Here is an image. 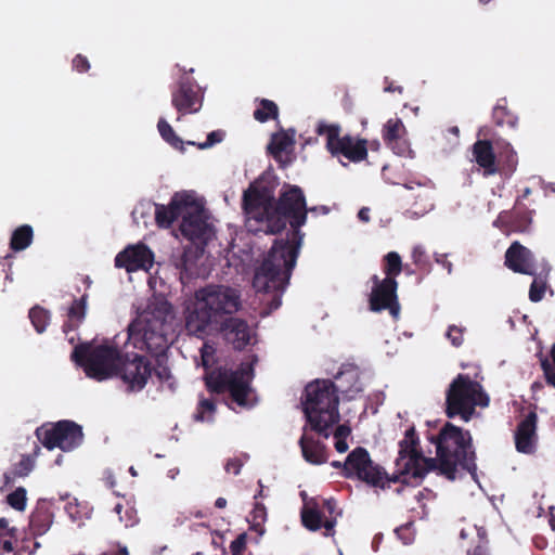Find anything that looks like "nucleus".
I'll return each mask as SVG.
<instances>
[{
	"instance_id": "obj_1",
	"label": "nucleus",
	"mask_w": 555,
	"mask_h": 555,
	"mask_svg": "<svg viewBox=\"0 0 555 555\" xmlns=\"http://www.w3.org/2000/svg\"><path fill=\"white\" fill-rule=\"evenodd\" d=\"M242 209L245 225L251 233L275 235L286 229L287 222L291 225L288 237L274 241L253 279L257 292L275 293L270 308L278 309L305 236L300 230L307 222L308 214L305 193L298 185L284 184L275 199L272 186L262 181L253 182L243 193Z\"/></svg>"
},
{
	"instance_id": "obj_2",
	"label": "nucleus",
	"mask_w": 555,
	"mask_h": 555,
	"mask_svg": "<svg viewBox=\"0 0 555 555\" xmlns=\"http://www.w3.org/2000/svg\"><path fill=\"white\" fill-rule=\"evenodd\" d=\"M338 386L330 379H317L305 388L304 412L311 429L328 438V429L339 422L338 391L353 398L363 390L359 369L349 365L336 375Z\"/></svg>"
},
{
	"instance_id": "obj_3",
	"label": "nucleus",
	"mask_w": 555,
	"mask_h": 555,
	"mask_svg": "<svg viewBox=\"0 0 555 555\" xmlns=\"http://www.w3.org/2000/svg\"><path fill=\"white\" fill-rule=\"evenodd\" d=\"M241 306V294L233 287L221 284L201 287L185 307V331L191 336L204 339L218 330L228 317L236 313Z\"/></svg>"
},
{
	"instance_id": "obj_4",
	"label": "nucleus",
	"mask_w": 555,
	"mask_h": 555,
	"mask_svg": "<svg viewBox=\"0 0 555 555\" xmlns=\"http://www.w3.org/2000/svg\"><path fill=\"white\" fill-rule=\"evenodd\" d=\"M436 446V466L439 475L448 480H455L461 472L476 475V452L473 446V438L468 430L447 422L437 436L430 438Z\"/></svg>"
},
{
	"instance_id": "obj_5",
	"label": "nucleus",
	"mask_w": 555,
	"mask_h": 555,
	"mask_svg": "<svg viewBox=\"0 0 555 555\" xmlns=\"http://www.w3.org/2000/svg\"><path fill=\"white\" fill-rule=\"evenodd\" d=\"M122 353L115 345H77L70 359L83 369L86 375L98 382L116 377Z\"/></svg>"
},
{
	"instance_id": "obj_6",
	"label": "nucleus",
	"mask_w": 555,
	"mask_h": 555,
	"mask_svg": "<svg viewBox=\"0 0 555 555\" xmlns=\"http://www.w3.org/2000/svg\"><path fill=\"white\" fill-rule=\"evenodd\" d=\"M344 477L358 479L380 490L389 489L391 483L408 485V479L397 468L393 474L389 475L382 465L371 459L369 451L363 447L354 448L347 455L344 462Z\"/></svg>"
},
{
	"instance_id": "obj_7",
	"label": "nucleus",
	"mask_w": 555,
	"mask_h": 555,
	"mask_svg": "<svg viewBox=\"0 0 555 555\" xmlns=\"http://www.w3.org/2000/svg\"><path fill=\"white\" fill-rule=\"evenodd\" d=\"M489 396L482 386L467 374H459L450 384L446 396V414L453 418L460 416L469 422L476 406H488Z\"/></svg>"
},
{
	"instance_id": "obj_8",
	"label": "nucleus",
	"mask_w": 555,
	"mask_h": 555,
	"mask_svg": "<svg viewBox=\"0 0 555 555\" xmlns=\"http://www.w3.org/2000/svg\"><path fill=\"white\" fill-rule=\"evenodd\" d=\"M253 370L240 367L237 370L216 367L206 373L204 380L210 393L221 395L229 392L231 400L238 406L249 409L254 406L250 400L253 389L250 386Z\"/></svg>"
},
{
	"instance_id": "obj_9",
	"label": "nucleus",
	"mask_w": 555,
	"mask_h": 555,
	"mask_svg": "<svg viewBox=\"0 0 555 555\" xmlns=\"http://www.w3.org/2000/svg\"><path fill=\"white\" fill-rule=\"evenodd\" d=\"M166 318L155 312H144L128 328L133 345L152 356H162L169 347Z\"/></svg>"
},
{
	"instance_id": "obj_10",
	"label": "nucleus",
	"mask_w": 555,
	"mask_h": 555,
	"mask_svg": "<svg viewBox=\"0 0 555 555\" xmlns=\"http://www.w3.org/2000/svg\"><path fill=\"white\" fill-rule=\"evenodd\" d=\"M418 443V436L414 427L406 429L404 438L399 442L396 468L408 479V485L411 480L420 485L426 474L436 466L434 457H425L417 449Z\"/></svg>"
},
{
	"instance_id": "obj_11",
	"label": "nucleus",
	"mask_w": 555,
	"mask_h": 555,
	"mask_svg": "<svg viewBox=\"0 0 555 555\" xmlns=\"http://www.w3.org/2000/svg\"><path fill=\"white\" fill-rule=\"evenodd\" d=\"M38 441L48 450L73 451L83 441L82 427L69 420L44 423L35 430Z\"/></svg>"
},
{
	"instance_id": "obj_12",
	"label": "nucleus",
	"mask_w": 555,
	"mask_h": 555,
	"mask_svg": "<svg viewBox=\"0 0 555 555\" xmlns=\"http://www.w3.org/2000/svg\"><path fill=\"white\" fill-rule=\"evenodd\" d=\"M315 132L326 137V149L333 155H343L352 163H360L367 157V141L349 134L340 137V126L320 121Z\"/></svg>"
},
{
	"instance_id": "obj_13",
	"label": "nucleus",
	"mask_w": 555,
	"mask_h": 555,
	"mask_svg": "<svg viewBox=\"0 0 555 555\" xmlns=\"http://www.w3.org/2000/svg\"><path fill=\"white\" fill-rule=\"evenodd\" d=\"M322 508L317 499H310L305 502L301 512V522L309 531H318L324 528L323 534L325 537H333L335 533V526L337 524V516L340 512H336L337 504L333 499H324Z\"/></svg>"
},
{
	"instance_id": "obj_14",
	"label": "nucleus",
	"mask_w": 555,
	"mask_h": 555,
	"mask_svg": "<svg viewBox=\"0 0 555 555\" xmlns=\"http://www.w3.org/2000/svg\"><path fill=\"white\" fill-rule=\"evenodd\" d=\"M180 231L182 235L195 244L206 245L212 235L204 205L190 195L186 209L182 214Z\"/></svg>"
},
{
	"instance_id": "obj_15",
	"label": "nucleus",
	"mask_w": 555,
	"mask_h": 555,
	"mask_svg": "<svg viewBox=\"0 0 555 555\" xmlns=\"http://www.w3.org/2000/svg\"><path fill=\"white\" fill-rule=\"evenodd\" d=\"M119 377L129 392H139L152 377V362L142 354H122L118 373Z\"/></svg>"
},
{
	"instance_id": "obj_16",
	"label": "nucleus",
	"mask_w": 555,
	"mask_h": 555,
	"mask_svg": "<svg viewBox=\"0 0 555 555\" xmlns=\"http://www.w3.org/2000/svg\"><path fill=\"white\" fill-rule=\"evenodd\" d=\"M203 100L201 88L188 77L182 76L171 88V104L179 114L177 120L181 116L197 113L202 108Z\"/></svg>"
},
{
	"instance_id": "obj_17",
	"label": "nucleus",
	"mask_w": 555,
	"mask_h": 555,
	"mask_svg": "<svg viewBox=\"0 0 555 555\" xmlns=\"http://www.w3.org/2000/svg\"><path fill=\"white\" fill-rule=\"evenodd\" d=\"M534 210L528 209L519 199L511 210H503L493 221V225L505 234L527 233L532 224Z\"/></svg>"
},
{
	"instance_id": "obj_18",
	"label": "nucleus",
	"mask_w": 555,
	"mask_h": 555,
	"mask_svg": "<svg viewBox=\"0 0 555 555\" xmlns=\"http://www.w3.org/2000/svg\"><path fill=\"white\" fill-rule=\"evenodd\" d=\"M398 283L395 279H384L372 288L369 304L374 312L389 310L395 318L398 317L400 305L397 297Z\"/></svg>"
},
{
	"instance_id": "obj_19",
	"label": "nucleus",
	"mask_w": 555,
	"mask_h": 555,
	"mask_svg": "<svg viewBox=\"0 0 555 555\" xmlns=\"http://www.w3.org/2000/svg\"><path fill=\"white\" fill-rule=\"evenodd\" d=\"M153 264V253L144 244L130 245L115 257V267L124 268L127 272L140 269L149 270Z\"/></svg>"
},
{
	"instance_id": "obj_20",
	"label": "nucleus",
	"mask_w": 555,
	"mask_h": 555,
	"mask_svg": "<svg viewBox=\"0 0 555 555\" xmlns=\"http://www.w3.org/2000/svg\"><path fill=\"white\" fill-rule=\"evenodd\" d=\"M505 266L515 273L537 275L534 256L518 241L511 244L505 253Z\"/></svg>"
},
{
	"instance_id": "obj_21",
	"label": "nucleus",
	"mask_w": 555,
	"mask_h": 555,
	"mask_svg": "<svg viewBox=\"0 0 555 555\" xmlns=\"http://www.w3.org/2000/svg\"><path fill=\"white\" fill-rule=\"evenodd\" d=\"M55 504L51 500L40 499L29 516V532L34 538L46 534L54 521Z\"/></svg>"
},
{
	"instance_id": "obj_22",
	"label": "nucleus",
	"mask_w": 555,
	"mask_h": 555,
	"mask_svg": "<svg viewBox=\"0 0 555 555\" xmlns=\"http://www.w3.org/2000/svg\"><path fill=\"white\" fill-rule=\"evenodd\" d=\"M190 195L176 193L168 205L155 204V221L159 228L168 229L172 223L182 217L189 202Z\"/></svg>"
},
{
	"instance_id": "obj_23",
	"label": "nucleus",
	"mask_w": 555,
	"mask_h": 555,
	"mask_svg": "<svg viewBox=\"0 0 555 555\" xmlns=\"http://www.w3.org/2000/svg\"><path fill=\"white\" fill-rule=\"evenodd\" d=\"M538 415L530 411L517 425L515 431L516 450L520 453L531 454L535 450Z\"/></svg>"
},
{
	"instance_id": "obj_24",
	"label": "nucleus",
	"mask_w": 555,
	"mask_h": 555,
	"mask_svg": "<svg viewBox=\"0 0 555 555\" xmlns=\"http://www.w3.org/2000/svg\"><path fill=\"white\" fill-rule=\"evenodd\" d=\"M218 328L236 350H243L250 341V327L243 319L230 317L219 324Z\"/></svg>"
},
{
	"instance_id": "obj_25",
	"label": "nucleus",
	"mask_w": 555,
	"mask_h": 555,
	"mask_svg": "<svg viewBox=\"0 0 555 555\" xmlns=\"http://www.w3.org/2000/svg\"><path fill=\"white\" fill-rule=\"evenodd\" d=\"M472 160L482 170L485 178L495 176L499 171L496 167L498 155L494 152L492 141L479 139L472 145Z\"/></svg>"
},
{
	"instance_id": "obj_26",
	"label": "nucleus",
	"mask_w": 555,
	"mask_h": 555,
	"mask_svg": "<svg viewBox=\"0 0 555 555\" xmlns=\"http://www.w3.org/2000/svg\"><path fill=\"white\" fill-rule=\"evenodd\" d=\"M404 186L412 192L410 194V198L413 199L412 207L414 209V214L422 216L434 208L435 203L433 186L418 182L406 183Z\"/></svg>"
},
{
	"instance_id": "obj_27",
	"label": "nucleus",
	"mask_w": 555,
	"mask_h": 555,
	"mask_svg": "<svg viewBox=\"0 0 555 555\" xmlns=\"http://www.w3.org/2000/svg\"><path fill=\"white\" fill-rule=\"evenodd\" d=\"M299 446L304 459L314 465L323 464L327 461L326 448L320 441L304 434L299 439Z\"/></svg>"
},
{
	"instance_id": "obj_28",
	"label": "nucleus",
	"mask_w": 555,
	"mask_h": 555,
	"mask_svg": "<svg viewBox=\"0 0 555 555\" xmlns=\"http://www.w3.org/2000/svg\"><path fill=\"white\" fill-rule=\"evenodd\" d=\"M518 166V156L516 151L513 149L512 144L508 142H504L500 147L496 167L499 171L496 175L501 177L509 178L517 169Z\"/></svg>"
},
{
	"instance_id": "obj_29",
	"label": "nucleus",
	"mask_w": 555,
	"mask_h": 555,
	"mask_svg": "<svg viewBox=\"0 0 555 555\" xmlns=\"http://www.w3.org/2000/svg\"><path fill=\"white\" fill-rule=\"evenodd\" d=\"M198 258V250L192 248H185L180 256H178L173 263L179 270L181 280H191L198 275L196 260Z\"/></svg>"
},
{
	"instance_id": "obj_30",
	"label": "nucleus",
	"mask_w": 555,
	"mask_h": 555,
	"mask_svg": "<svg viewBox=\"0 0 555 555\" xmlns=\"http://www.w3.org/2000/svg\"><path fill=\"white\" fill-rule=\"evenodd\" d=\"M88 295L85 294L80 298L73 300L67 311V321L63 324L65 334L75 331L82 323L86 317Z\"/></svg>"
},
{
	"instance_id": "obj_31",
	"label": "nucleus",
	"mask_w": 555,
	"mask_h": 555,
	"mask_svg": "<svg viewBox=\"0 0 555 555\" xmlns=\"http://www.w3.org/2000/svg\"><path fill=\"white\" fill-rule=\"evenodd\" d=\"M492 118L496 126L503 127L508 126L509 128H516L518 118L507 108L506 99H500L492 111Z\"/></svg>"
},
{
	"instance_id": "obj_32",
	"label": "nucleus",
	"mask_w": 555,
	"mask_h": 555,
	"mask_svg": "<svg viewBox=\"0 0 555 555\" xmlns=\"http://www.w3.org/2000/svg\"><path fill=\"white\" fill-rule=\"evenodd\" d=\"M34 240V231L29 224L17 227L10 238V248L13 251H21L26 249Z\"/></svg>"
},
{
	"instance_id": "obj_33",
	"label": "nucleus",
	"mask_w": 555,
	"mask_h": 555,
	"mask_svg": "<svg viewBox=\"0 0 555 555\" xmlns=\"http://www.w3.org/2000/svg\"><path fill=\"white\" fill-rule=\"evenodd\" d=\"M257 103L258 106L253 114L257 121L267 122L269 120H278L280 109L275 102L268 99H259Z\"/></svg>"
},
{
	"instance_id": "obj_34",
	"label": "nucleus",
	"mask_w": 555,
	"mask_h": 555,
	"mask_svg": "<svg viewBox=\"0 0 555 555\" xmlns=\"http://www.w3.org/2000/svg\"><path fill=\"white\" fill-rule=\"evenodd\" d=\"M41 452V449L38 444H35V448L33 450L31 454H24L22 455L21 460L15 463L12 467V475L13 477H26L28 476L34 467L36 459L39 456Z\"/></svg>"
},
{
	"instance_id": "obj_35",
	"label": "nucleus",
	"mask_w": 555,
	"mask_h": 555,
	"mask_svg": "<svg viewBox=\"0 0 555 555\" xmlns=\"http://www.w3.org/2000/svg\"><path fill=\"white\" fill-rule=\"evenodd\" d=\"M65 512L69 518L81 526L86 519L91 517L92 509L87 503H79L76 499L69 501L65 505Z\"/></svg>"
},
{
	"instance_id": "obj_36",
	"label": "nucleus",
	"mask_w": 555,
	"mask_h": 555,
	"mask_svg": "<svg viewBox=\"0 0 555 555\" xmlns=\"http://www.w3.org/2000/svg\"><path fill=\"white\" fill-rule=\"evenodd\" d=\"M157 129L160 137L173 149L184 152V142L183 140L177 135L172 127L168 124L165 118H159L157 122Z\"/></svg>"
},
{
	"instance_id": "obj_37",
	"label": "nucleus",
	"mask_w": 555,
	"mask_h": 555,
	"mask_svg": "<svg viewBox=\"0 0 555 555\" xmlns=\"http://www.w3.org/2000/svg\"><path fill=\"white\" fill-rule=\"evenodd\" d=\"M217 406L212 399L199 397L196 411L194 413V421L196 422H211L216 413Z\"/></svg>"
},
{
	"instance_id": "obj_38",
	"label": "nucleus",
	"mask_w": 555,
	"mask_h": 555,
	"mask_svg": "<svg viewBox=\"0 0 555 555\" xmlns=\"http://www.w3.org/2000/svg\"><path fill=\"white\" fill-rule=\"evenodd\" d=\"M293 144L294 140L292 137L285 132H278L272 135L268 145V151L274 158H278L283 152L287 150V147Z\"/></svg>"
},
{
	"instance_id": "obj_39",
	"label": "nucleus",
	"mask_w": 555,
	"mask_h": 555,
	"mask_svg": "<svg viewBox=\"0 0 555 555\" xmlns=\"http://www.w3.org/2000/svg\"><path fill=\"white\" fill-rule=\"evenodd\" d=\"M384 273L386 274L385 279H395L402 271V260L400 255L397 251H389L384 257Z\"/></svg>"
},
{
	"instance_id": "obj_40",
	"label": "nucleus",
	"mask_w": 555,
	"mask_h": 555,
	"mask_svg": "<svg viewBox=\"0 0 555 555\" xmlns=\"http://www.w3.org/2000/svg\"><path fill=\"white\" fill-rule=\"evenodd\" d=\"M29 319L37 333L41 334L46 331L50 322V312L39 306L29 310Z\"/></svg>"
},
{
	"instance_id": "obj_41",
	"label": "nucleus",
	"mask_w": 555,
	"mask_h": 555,
	"mask_svg": "<svg viewBox=\"0 0 555 555\" xmlns=\"http://www.w3.org/2000/svg\"><path fill=\"white\" fill-rule=\"evenodd\" d=\"M404 132L405 128L401 119L391 118L384 126L383 139L385 143L396 141V139L403 137Z\"/></svg>"
},
{
	"instance_id": "obj_42",
	"label": "nucleus",
	"mask_w": 555,
	"mask_h": 555,
	"mask_svg": "<svg viewBox=\"0 0 555 555\" xmlns=\"http://www.w3.org/2000/svg\"><path fill=\"white\" fill-rule=\"evenodd\" d=\"M156 363L152 364V374L154 373L159 383H169L172 379V374L167 365V357L166 354L154 356Z\"/></svg>"
},
{
	"instance_id": "obj_43",
	"label": "nucleus",
	"mask_w": 555,
	"mask_h": 555,
	"mask_svg": "<svg viewBox=\"0 0 555 555\" xmlns=\"http://www.w3.org/2000/svg\"><path fill=\"white\" fill-rule=\"evenodd\" d=\"M7 503L17 512H24L27 506V491L24 487L16 488L7 495Z\"/></svg>"
},
{
	"instance_id": "obj_44",
	"label": "nucleus",
	"mask_w": 555,
	"mask_h": 555,
	"mask_svg": "<svg viewBox=\"0 0 555 555\" xmlns=\"http://www.w3.org/2000/svg\"><path fill=\"white\" fill-rule=\"evenodd\" d=\"M552 363L547 358L541 360V367L543 370L546 383L555 388V344L551 350Z\"/></svg>"
},
{
	"instance_id": "obj_45",
	"label": "nucleus",
	"mask_w": 555,
	"mask_h": 555,
	"mask_svg": "<svg viewBox=\"0 0 555 555\" xmlns=\"http://www.w3.org/2000/svg\"><path fill=\"white\" fill-rule=\"evenodd\" d=\"M533 276H534V279H533V281L530 285V289H529V299L532 302H539L544 297L545 289H546V282L540 276H535V275H533Z\"/></svg>"
},
{
	"instance_id": "obj_46",
	"label": "nucleus",
	"mask_w": 555,
	"mask_h": 555,
	"mask_svg": "<svg viewBox=\"0 0 555 555\" xmlns=\"http://www.w3.org/2000/svg\"><path fill=\"white\" fill-rule=\"evenodd\" d=\"M224 138V132L222 130H216L208 133L207 139L203 143H195L193 141H188L186 143L190 145H196L199 150H206L214 146L217 143H220Z\"/></svg>"
},
{
	"instance_id": "obj_47",
	"label": "nucleus",
	"mask_w": 555,
	"mask_h": 555,
	"mask_svg": "<svg viewBox=\"0 0 555 555\" xmlns=\"http://www.w3.org/2000/svg\"><path fill=\"white\" fill-rule=\"evenodd\" d=\"M464 327H459L456 325H450L446 333L447 338L451 341L452 346L461 347L464 343Z\"/></svg>"
},
{
	"instance_id": "obj_48",
	"label": "nucleus",
	"mask_w": 555,
	"mask_h": 555,
	"mask_svg": "<svg viewBox=\"0 0 555 555\" xmlns=\"http://www.w3.org/2000/svg\"><path fill=\"white\" fill-rule=\"evenodd\" d=\"M387 146H389L397 155L405 156L411 152L410 146L406 140L403 137L396 139V141L387 142Z\"/></svg>"
},
{
	"instance_id": "obj_49",
	"label": "nucleus",
	"mask_w": 555,
	"mask_h": 555,
	"mask_svg": "<svg viewBox=\"0 0 555 555\" xmlns=\"http://www.w3.org/2000/svg\"><path fill=\"white\" fill-rule=\"evenodd\" d=\"M17 543V532H10L9 534H2L0 537V546L7 553H11L15 550V544Z\"/></svg>"
},
{
	"instance_id": "obj_50",
	"label": "nucleus",
	"mask_w": 555,
	"mask_h": 555,
	"mask_svg": "<svg viewBox=\"0 0 555 555\" xmlns=\"http://www.w3.org/2000/svg\"><path fill=\"white\" fill-rule=\"evenodd\" d=\"M412 259L413 262L420 268V269H426L429 266L428 258L425 254V251L421 247H415L412 251Z\"/></svg>"
},
{
	"instance_id": "obj_51",
	"label": "nucleus",
	"mask_w": 555,
	"mask_h": 555,
	"mask_svg": "<svg viewBox=\"0 0 555 555\" xmlns=\"http://www.w3.org/2000/svg\"><path fill=\"white\" fill-rule=\"evenodd\" d=\"M467 555H490L488 540L479 537L474 547L467 551Z\"/></svg>"
},
{
	"instance_id": "obj_52",
	"label": "nucleus",
	"mask_w": 555,
	"mask_h": 555,
	"mask_svg": "<svg viewBox=\"0 0 555 555\" xmlns=\"http://www.w3.org/2000/svg\"><path fill=\"white\" fill-rule=\"evenodd\" d=\"M244 465V461L241 457L229 459L224 465V469L229 474L238 475Z\"/></svg>"
},
{
	"instance_id": "obj_53",
	"label": "nucleus",
	"mask_w": 555,
	"mask_h": 555,
	"mask_svg": "<svg viewBox=\"0 0 555 555\" xmlns=\"http://www.w3.org/2000/svg\"><path fill=\"white\" fill-rule=\"evenodd\" d=\"M73 68L78 73H86L90 69V63L88 59L82 54H77L73 59Z\"/></svg>"
},
{
	"instance_id": "obj_54",
	"label": "nucleus",
	"mask_w": 555,
	"mask_h": 555,
	"mask_svg": "<svg viewBox=\"0 0 555 555\" xmlns=\"http://www.w3.org/2000/svg\"><path fill=\"white\" fill-rule=\"evenodd\" d=\"M246 547V535L245 533L240 534L230 544V550L233 555H241Z\"/></svg>"
},
{
	"instance_id": "obj_55",
	"label": "nucleus",
	"mask_w": 555,
	"mask_h": 555,
	"mask_svg": "<svg viewBox=\"0 0 555 555\" xmlns=\"http://www.w3.org/2000/svg\"><path fill=\"white\" fill-rule=\"evenodd\" d=\"M253 519L254 521L259 525L260 522H263L266 520L267 511L263 504L256 503L255 507L253 509Z\"/></svg>"
},
{
	"instance_id": "obj_56",
	"label": "nucleus",
	"mask_w": 555,
	"mask_h": 555,
	"mask_svg": "<svg viewBox=\"0 0 555 555\" xmlns=\"http://www.w3.org/2000/svg\"><path fill=\"white\" fill-rule=\"evenodd\" d=\"M40 547V543L31 540H23L18 552H27L29 555L34 554Z\"/></svg>"
},
{
	"instance_id": "obj_57",
	"label": "nucleus",
	"mask_w": 555,
	"mask_h": 555,
	"mask_svg": "<svg viewBox=\"0 0 555 555\" xmlns=\"http://www.w3.org/2000/svg\"><path fill=\"white\" fill-rule=\"evenodd\" d=\"M351 429L347 425H338L334 431L335 439H347Z\"/></svg>"
},
{
	"instance_id": "obj_58",
	"label": "nucleus",
	"mask_w": 555,
	"mask_h": 555,
	"mask_svg": "<svg viewBox=\"0 0 555 555\" xmlns=\"http://www.w3.org/2000/svg\"><path fill=\"white\" fill-rule=\"evenodd\" d=\"M10 532H17L15 527H10L7 518H0V537L2 534H9Z\"/></svg>"
},
{
	"instance_id": "obj_59",
	"label": "nucleus",
	"mask_w": 555,
	"mask_h": 555,
	"mask_svg": "<svg viewBox=\"0 0 555 555\" xmlns=\"http://www.w3.org/2000/svg\"><path fill=\"white\" fill-rule=\"evenodd\" d=\"M384 91L385 92H398L401 94L403 92V87L396 86L393 81H390L388 78H385Z\"/></svg>"
},
{
	"instance_id": "obj_60",
	"label": "nucleus",
	"mask_w": 555,
	"mask_h": 555,
	"mask_svg": "<svg viewBox=\"0 0 555 555\" xmlns=\"http://www.w3.org/2000/svg\"><path fill=\"white\" fill-rule=\"evenodd\" d=\"M335 449L339 453H344L348 450L347 439H336Z\"/></svg>"
},
{
	"instance_id": "obj_61",
	"label": "nucleus",
	"mask_w": 555,
	"mask_h": 555,
	"mask_svg": "<svg viewBox=\"0 0 555 555\" xmlns=\"http://www.w3.org/2000/svg\"><path fill=\"white\" fill-rule=\"evenodd\" d=\"M358 218L362 222H369L370 221V208L362 207L358 212Z\"/></svg>"
},
{
	"instance_id": "obj_62",
	"label": "nucleus",
	"mask_w": 555,
	"mask_h": 555,
	"mask_svg": "<svg viewBox=\"0 0 555 555\" xmlns=\"http://www.w3.org/2000/svg\"><path fill=\"white\" fill-rule=\"evenodd\" d=\"M308 212L327 215L330 212V208L324 205L313 206L308 208Z\"/></svg>"
},
{
	"instance_id": "obj_63",
	"label": "nucleus",
	"mask_w": 555,
	"mask_h": 555,
	"mask_svg": "<svg viewBox=\"0 0 555 555\" xmlns=\"http://www.w3.org/2000/svg\"><path fill=\"white\" fill-rule=\"evenodd\" d=\"M100 555H129V552H128L127 547L124 546V547H119V550L116 552H113V553L104 552Z\"/></svg>"
},
{
	"instance_id": "obj_64",
	"label": "nucleus",
	"mask_w": 555,
	"mask_h": 555,
	"mask_svg": "<svg viewBox=\"0 0 555 555\" xmlns=\"http://www.w3.org/2000/svg\"><path fill=\"white\" fill-rule=\"evenodd\" d=\"M217 508H224L227 506V500L224 498H218L215 502Z\"/></svg>"
}]
</instances>
